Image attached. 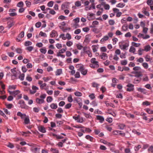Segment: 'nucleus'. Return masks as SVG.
Instances as JSON below:
<instances>
[{"instance_id": "nucleus-13", "label": "nucleus", "mask_w": 153, "mask_h": 153, "mask_svg": "<svg viewBox=\"0 0 153 153\" xmlns=\"http://www.w3.org/2000/svg\"><path fill=\"white\" fill-rule=\"evenodd\" d=\"M15 24V22H7V25L8 26V29H10L12 26L14 25Z\"/></svg>"}, {"instance_id": "nucleus-60", "label": "nucleus", "mask_w": 153, "mask_h": 153, "mask_svg": "<svg viewBox=\"0 0 153 153\" xmlns=\"http://www.w3.org/2000/svg\"><path fill=\"white\" fill-rule=\"evenodd\" d=\"M92 86L94 87H96L97 88L99 85V84H98L95 82H93L92 83Z\"/></svg>"}, {"instance_id": "nucleus-28", "label": "nucleus", "mask_w": 153, "mask_h": 153, "mask_svg": "<svg viewBox=\"0 0 153 153\" xmlns=\"http://www.w3.org/2000/svg\"><path fill=\"white\" fill-rule=\"evenodd\" d=\"M122 29L123 31H126L128 29V25H123L122 27Z\"/></svg>"}, {"instance_id": "nucleus-40", "label": "nucleus", "mask_w": 153, "mask_h": 153, "mask_svg": "<svg viewBox=\"0 0 153 153\" xmlns=\"http://www.w3.org/2000/svg\"><path fill=\"white\" fill-rule=\"evenodd\" d=\"M41 22H38L36 24L35 26L37 28H39L41 26Z\"/></svg>"}, {"instance_id": "nucleus-23", "label": "nucleus", "mask_w": 153, "mask_h": 153, "mask_svg": "<svg viewBox=\"0 0 153 153\" xmlns=\"http://www.w3.org/2000/svg\"><path fill=\"white\" fill-rule=\"evenodd\" d=\"M146 111L149 114H153V110H150L149 108H147L146 109Z\"/></svg>"}, {"instance_id": "nucleus-61", "label": "nucleus", "mask_w": 153, "mask_h": 153, "mask_svg": "<svg viewBox=\"0 0 153 153\" xmlns=\"http://www.w3.org/2000/svg\"><path fill=\"white\" fill-rule=\"evenodd\" d=\"M65 102L61 101L59 103V105L60 106H63L65 105Z\"/></svg>"}, {"instance_id": "nucleus-55", "label": "nucleus", "mask_w": 153, "mask_h": 153, "mask_svg": "<svg viewBox=\"0 0 153 153\" xmlns=\"http://www.w3.org/2000/svg\"><path fill=\"white\" fill-rule=\"evenodd\" d=\"M24 35V31H22L21 32V33L19 35V37L20 38H23Z\"/></svg>"}, {"instance_id": "nucleus-15", "label": "nucleus", "mask_w": 153, "mask_h": 153, "mask_svg": "<svg viewBox=\"0 0 153 153\" xmlns=\"http://www.w3.org/2000/svg\"><path fill=\"white\" fill-rule=\"evenodd\" d=\"M100 57H101V59H103V60H105V58H103V57H106L107 58H108V56L107 55L106 53H102V55H100Z\"/></svg>"}, {"instance_id": "nucleus-25", "label": "nucleus", "mask_w": 153, "mask_h": 153, "mask_svg": "<svg viewBox=\"0 0 153 153\" xmlns=\"http://www.w3.org/2000/svg\"><path fill=\"white\" fill-rule=\"evenodd\" d=\"M131 44L132 46L135 47H139L140 45V43H137L134 42H132Z\"/></svg>"}, {"instance_id": "nucleus-59", "label": "nucleus", "mask_w": 153, "mask_h": 153, "mask_svg": "<svg viewBox=\"0 0 153 153\" xmlns=\"http://www.w3.org/2000/svg\"><path fill=\"white\" fill-rule=\"evenodd\" d=\"M75 76L76 78H79L80 77V75L79 73V72H76V74L75 75Z\"/></svg>"}, {"instance_id": "nucleus-31", "label": "nucleus", "mask_w": 153, "mask_h": 153, "mask_svg": "<svg viewBox=\"0 0 153 153\" xmlns=\"http://www.w3.org/2000/svg\"><path fill=\"white\" fill-rule=\"evenodd\" d=\"M127 60H124L121 61V64L122 65H125L127 64Z\"/></svg>"}, {"instance_id": "nucleus-41", "label": "nucleus", "mask_w": 153, "mask_h": 153, "mask_svg": "<svg viewBox=\"0 0 153 153\" xmlns=\"http://www.w3.org/2000/svg\"><path fill=\"white\" fill-rule=\"evenodd\" d=\"M7 146L11 149H12L14 147V146L13 144L10 143H8V144L7 145Z\"/></svg>"}, {"instance_id": "nucleus-16", "label": "nucleus", "mask_w": 153, "mask_h": 153, "mask_svg": "<svg viewBox=\"0 0 153 153\" xmlns=\"http://www.w3.org/2000/svg\"><path fill=\"white\" fill-rule=\"evenodd\" d=\"M50 106L53 109H56L57 108V106L56 103H52L50 105Z\"/></svg>"}, {"instance_id": "nucleus-22", "label": "nucleus", "mask_w": 153, "mask_h": 153, "mask_svg": "<svg viewBox=\"0 0 153 153\" xmlns=\"http://www.w3.org/2000/svg\"><path fill=\"white\" fill-rule=\"evenodd\" d=\"M25 74L23 73L21 74L19 77V79L21 81H23L24 79Z\"/></svg>"}, {"instance_id": "nucleus-32", "label": "nucleus", "mask_w": 153, "mask_h": 153, "mask_svg": "<svg viewBox=\"0 0 153 153\" xmlns=\"http://www.w3.org/2000/svg\"><path fill=\"white\" fill-rule=\"evenodd\" d=\"M125 126V125L123 124H121L119 125L118 127L119 128L122 130L124 129V127Z\"/></svg>"}, {"instance_id": "nucleus-50", "label": "nucleus", "mask_w": 153, "mask_h": 153, "mask_svg": "<svg viewBox=\"0 0 153 153\" xmlns=\"http://www.w3.org/2000/svg\"><path fill=\"white\" fill-rule=\"evenodd\" d=\"M74 21L75 22V24H77L79 21V18L77 17L74 19Z\"/></svg>"}, {"instance_id": "nucleus-6", "label": "nucleus", "mask_w": 153, "mask_h": 153, "mask_svg": "<svg viewBox=\"0 0 153 153\" xmlns=\"http://www.w3.org/2000/svg\"><path fill=\"white\" fill-rule=\"evenodd\" d=\"M129 46V43H126L124 45L120 46V48L121 49L125 50Z\"/></svg>"}, {"instance_id": "nucleus-48", "label": "nucleus", "mask_w": 153, "mask_h": 153, "mask_svg": "<svg viewBox=\"0 0 153 153\" xmlns=\"http://www.w3.org/2000/svg\"><path fill=\"white\" fill-rule=\"evenodd\" d=\"M39 35L42 36L47 37V35L46 33H43L42 31H41L40 32Z\"/></svg>"}, {"instance_id": "nucleus-9", "label": "nucleus", "mask_w": 153, "mask_h": 153, "mask_svg": "<svg viewBox=\"0 0 153 153\" xmlns=\"http://www.w3.org/2000/svg\"><path fill=\"white\" fill-rule=\"evenodd\" d=\"M46 0H34L33 4H36L39 3H42L45 1Z\"/></svg>"}, {"instance_id": "nucleus-1", "label": "nucleus", "mask_w": 153, "mask_h": 153, "mask_svg": "<svg viewBox=\"0 0 153 153\" xmlns=\"http://www.w3.org/2000/svg\"><path fill=\"white\" fill-rule=\"evenodd\" d=\"M126 86L128 87L126 91H131L134 90V85L130 83H129Z\"/></svg>"}, {"instance_id": "nucleus-44", "label": "nucleus", "mask_w": 153, "mask_h": 153, "mask_svg": "<svg viewBox=\"0 0 153 153\" xmlns=\"http://www.w3.org/2000/svg\"><path fill=\"white\" fill-rule=\"evenodd\" d=\"M25 3L27 7H30L31 4V2L30 1H25Z\"/></svg>"}, {"instance_id": "nucleus-19", "label": "nucleus", "mask_w": 153, "mask_h": 153, "mask_svg": "<svg viewBox=\"0 0 153 153\" xmlns=\"http://www.w3.org/2000/svg\"><path fill=\"white\" fill-rule=\"evenodd\" d=\"M125 6V4L123 3H120L116 5V7H118L123 8Z\"/></svg>"}, {"instance_id": "nucleus-51", "label": "nucleus", "mask_w": 153, "mask_h": 153, "mask_svg": "<svg viewBox=\"0 0 153 153\" xmlns=\"http://www.w3.org/2000/svg\"><path fill=\"white\" fill-rule=\"evenodd\" d=\"M110 25H113L114 24L115 22L113 20H110L108 21Z\"/></svg>"}, {"instance_id": "nucleus-54", "label": "nucleus", "mask_w": 153, "mask_h": 153, "mask_svg": "<svg viewBox=\"0 0 153 153\" xmlns=\"http://www.w3.org/2000/svg\"><path fill=\"white\" fill-rule=\"evenodd\" d=\"M75 5L77 7H79L81 5V3L80 1H77L75 2Z\"/></svg>"}, {"instance_id": "nucleus-37", "label": "nucleus", "mask_w": 153, "mask_h": 153, "mask_svg": "<svg viewBox=\"0 0 153 153\" xmlns=\"http://www.w3.org/2000/svg\"><path fill=\"white\" fill-rule=\"evenodd\" d=\"M52 100V97H51L49 96L47 97L46 100L47 102H51Z\"/></svg>"}, {"instance_id": "nucleus-18", "label": "nucleus", "mask_w": 153, "mask_h": 153, "mask_svg": "<svg viewBox=\"0 0 153 153\" xmlns=\"http://www.w3.org/2000/svg\"><path fill=\"white\" fill-rule=\"evenodd\" d=\"M62 73V70L61 69H58L56 73V75L58 76L60 75Z\"/></svg>"}, {"instance_id": "nucleus-29", "label": "nucleus", "mask_w": 153, "mask_h": 153, "mask_svg": "<svg viewBox=\"0 0 153 153\" xmlns=\"http://www.w3.org/2000/svg\"><path fill=\"white\" fill-rule=\"evenodd\" d=\"M137 90L138 91H140L142 93H143L144 94H145V89L143 88H137Z\"/></svg>"}, {"instance_id": "nucleus-52", "label": "nucleus", "mask_w": 153, "mask_h": 153, "mask_svg": "<svg viewBox=\"0 0 153 153\" xmlns=\"http://www.w3.org/2000/svg\"><path fill=\"white\" fill-rule=\"evenodd\" d=\"M141 68L139 66H136L133 68V70L135 71H137L140 70Z\"/></svg>"}, {"instance_id": "nucleus-5", "label": "nucleus", "mask_w": 153, "mask_h": 153, "mask_svg": "<svg viewBox=\"0 0 153 153\" xmlns=\"http://www.w3.org/2000/svg\"><path fill=\"white\" fill-rule=\"evenodd\" d=\"M131 73L133 74H137V75H135V76L137 77H139L142 76V75L141 74V72H140L133 71Z\"/></svg>"}, {"instance_id": "nucleus-46", "label": "nucleus", "mask_w": 153, "mask_h": 153, "mask_svg": "<svg viewBox=\"0 0 153 153\" xmlns=\"http://www.w3.org/2000/svg\"><path fill=\"white\" fill-rule=\"evenodd\" d=\"M51 151L52 152H53L54 153H58L59 152V151L56 149L51 148Z\"/></svg>"}, {"instance_id": "nucleus-10", "label": "nucleus", "mask_w": 153, "mask_h": 153, "mask_svg": "<svg viewBox=\"0 0 153 153\" xmlns=\"http://www.w3.org/2000/svg\"><path fill=\"white\" fill-rule=\"evenodd\" d=\"M36 102L38 104H41L43 103L44 102V100L43 99L37 98L36 99Z\"/></svg>"}, {"instance_id": "nucleus-34", "label": "nucleus", "mask_w": 153, "mask_h": 153, "mask_svg": "<svg viewBox=\"0 0 153 153\" xmlns=\"http://www.w3.org/2000/svg\"><path fill=\"white\" fill-rule=\"evenodd\" d=\"M40 51L41 53L45 54L46 52V50L45 48H41L40 49Z\"/></svg>"}, {"instance_id": "nucleus-21", "label": "nucleus", "mask_w": 153, "mask_h": 153, "mask_svg": "<svg viewBox=\"0 0 153 153\" xmlns=\"http://www.w3.org/2000/svg\"><path fill=\"white\" fill-rule=\"evenodd\" d=\"M135 48L131 46L129 49V51L130 52H132L134 54V53L135 51Z\"/></svg>"}, {"instance_id": "nucleus-4", "label": "nucleus", "mask_w": 153, "mask_h": 153, "mask_svg": "<svg viewBox=\"0 0 153 153\" xmlns=\"http://www.w3.org/2000/svg\"><path fill=\"white\" fill-rule=\"evenodd\" d=\"M39 130L41 132L44 133L46 132V130L44 127L42 126H38Z\"/></svg>"}, {"instance_id": "nucleus-63", "label": "nucleus", "mask_w": 153, "mask_h": 153, "mask_svg": "<svg viewBox=\"0 0 153 153\" xmlns=\"http://www.w3.org/2000/svg\"><path fill=\"white\" fill-rule=\"evenodd\" d=\"M106 120L109 123H111L112 121V119L111 117H109L107 118L106 119Z\"/></svg>"}, {"instance_id": "nucleus-42", "label": "nucleus", "mask_w": 153, "mask_h": 153, "mask_svg": "<svg viewBox=\"0 0 153 153\" xmlns=\"http://www.w3.org/2000/svg\"><path fill=\"white\" fill-rule=\"evenodd\" d=\"M16 51L17 53L21 54L22 53V50L21 48H17L16 50Z\"/></svg>"}, {"instance_id": "nucleus-11", "label": "nucleus", "mask_w": 153, "mask_h": 153, "mask_svg": "<svg viewBox=\"0 0 153 153\" xmlns=\"http://www.w3.org/2000/svg\"><path fill=\"white\" fill-rule=\"evenodd\" d=\"M30 123L29 117L28 116L25 117L24 120V123L25 124H28Z\"/></svg>"}, {"instance_id": "nucleus-14", "label": "nucleus", "mask_w": 153, "mask_h": 153, "mask_svg": "<svg viewBox=\"0 0 153 153\" xmlns=\"http://www.w3.org/2000/svg\"><path fill=\"white\" fill-rule=\"evenodd\" d=\"M90 41V38L89 35H86L85 36V38L84 41V42L86 43H88Z\"/></svg>"}, {"instance_id": "nucleus-20", "label": "nucleus", "mask_w": 153, "mask_h": 153, "mask_svg": "<svg viewBox=\"0 0 153 153\" xmlns=\"http://www.w3.org/2000/svg\"><path fill=\"white\" fill-rule=\"evenodd\" d=\"M151 47L149 45H147L144 47L145 51L147 52L150 50Z\"/></svg>"}, {"instance_id": "nucleus-12", "label": "nucleus", "mask_w": 153, "mask_h": 153, "mask_svg": "<svg viewBox=\"0 0 153 153\" xmlns=\"http://www.w3.org/2000/svg\"><path fill=\"white\" fill-rule=\"evenodd\" d=\"M109 39V37L108 36H105L103 37V38L102 39L100 40L101 42H103L105 41L108 40Z\"/></svg>"}, {"instance_id": "nucleus-33", "label": "nucleus", "mask_w": 153, "mask_h": 153, "mask_svg": "<svg viewBox=\"0 0 153 153\" xmlns=\"http://www.w3.org/2000/svg\"><path fill=\"white\" fill-rule=\"evenodd\" d=\"M13 95L14 97H15L16 95L19 94L20 93V91L19 90H17L13 91Z\"/></svg>"}, {"instance_id": "nucleus-36", "label": "nucleus", "mask_w": 153, "mask_h": 153, "mask_svg": "<svg viewBox=\"0 0 153 153\" xmlns=\"http://www.w3.org/2000/svg\"><path fill=\"white\" fill-rule=\"evenodd\" d=\"M33 47L30 46L27 47L26 48V49L29 51H31L32 50H33Z\"/></svg>"}, {"instance_id": "nucleus-64", "label": "nucleus", "mask_w": 153, "mask_h": 153, "mask_svg": "<svg viewBox=\"0 0 153 153\" xmlns=\"http://www.w3.org/2000/svg\"><path fill=\"white\" fill-rule=\"evenodd\" d=\"M148 150V151H151L152 153H153V146H151Z\"/></svg>"}, {"instance_id": "nucleus-57", "label": "nucleus", "mask_w": 153, "mask_h": 153, "mask_svg": "<svg viewBox=\"0 0 153 153\" xmlns=\"http://www.w3.org/2000/svg\"><path fill=\"white\" fill-rule=\"evenodd\" d=\"M10 42L9 41H6L4 43V45L6 47H8L10 44Z\"/></svg>"}, {"instance_id": "nucleus-53", "label": "nucleus", "mask_w": 153, "mask_h": 153, "mask_svg": "<svg viewBox=\"0 0 153 153\" xmlns=\"http://www.w3.org/2000/svg\"><path fill=\"white\" fill-rule=\"evenodd\" d=\"M141 148V146L140 145H138L137 146H135L134 147V149L136 151H138L140 148Z\"/></svg>"}, {"instance_id": "nucleus-62", "label": "nucleus", "mask_w": 153, "mask_h": 153, "mask_svg": "<svg viewBox=\"0 0 153 153\" xmlns=\"http://www.w3.org/2000/svg\"><path fill=\"white\" fill-rule=\"evenodd\" d=\"M82 30L84 32H87L90 29L88 27H85L83 28Z\"/></svg>"}, {"instance_id": "nucleus-58", "label": "nucleus", "mask_w": 153, "mask_h": 153, "mask_svg": "<svg viewBox=\"0 0 153 153\" xmlns=\"http://www.w3.org/2000/svg\"><path fill=\"white\" fill-rule=\"evenodd\" d=\"M65 8H67V5L65 4H62L61 6L62 9L63 10Z\"/></svg>"}, {"instance_id": "nucleus-39", "label": "nucleus", "mask_w": 153, "mask_h": 153, "mask_svg": "<svg viewBox=\"0 0 153 153\" xmlns=\"http://www.w3.org/2000/svg\"><path fill=\"white\" fill-rule=\"evenodd\" d=\"M71 105H72L70 103H68V104L66 105L65 106V108L66 109H69L71 106Z\"/></svg>"}, {"instance_id": "nucleus-27", "label": "nucleus", "mask_w": 153, "mask_h": 153, "mask_svg": "<svg viewBox=\"0 0 153 153\" xmlns=\"http://www.w3.org/2000/svg\"><path fill=\"white\" fill-rule=\"evenodd\" d=\"M74 94L76 96L78 97H81L82 94L81 93L78 92V91H76L74 93Z\"/></svg>"}, {"instance_id": "nucleus-38", "label": "nucleus", "mask_w": 153, "mask_h": 153, "mask_svg": "<svg viewBox=\"0 0 153 153\" xmlns=\"http://www.w3.org/2000/svg\"><path fill=\"white\" fill-rule=\"evenodd\" d=\"M23 2L20 1L17 4V6L18 7H23Z\"/></svg>"}, {"instance_id": "nucleus-7", "label": "nucleus", "mask_w": 153, "mask_h": 153, "mask_svg": "<svg viewBox=\"0 0 153 153\" xmlns=\"http://www.w3.org/2000/svg\"><path fill=\"white\" fill-rule=\"evenodd\" d=\"M97 119L99 120L100 121V122L101 123H102L104 120V118L102 116L97 115Z\"/></svg>"}, {"instance_id": "nucleus-3", "label": "nucleus", "mask_w": 153, "mask_h": 153, "mask_svg": "<svg viewBox=\"0 0 153 153\" xmlns=\"http://www.w3.org/2000/svg\"><path fill=\"white\" fill-rule=\"evenodd\" d=\"M96 58H92L91 59V62L93 64L96 65V67H99V65L98 64V62L96 61Z\"/></svg>"}, {"instance_id": "nucleus-17", "label": "nucleus", "mask_w": 153, "mask_h": 153, "mask_svg": "<svg viewBox=\"0 0 153 153\" xmlns=\"http://www.w3.org/2000/svg\"><path fill=\"white\" fill-rule=\"evenodd\" d=\"M142 12L146 16H149V13L146 10L145 8H143Z\"/></svg>"}, {"instance_id": "nucleus-30", "label": "nucleus", "mask_w": 153, "mask_h": 153, "mask_svg": "<svg viewBox=\"0 0 153 153\" xmlns=\"http://www.w3.org/2000/svg\"><path fill=\"white\" fill-rule=\"evenodd\" d=\"M54 2L53 1H51L49 2L48 4V6L50 7H51L53 6Z\"/></svg>"}, {"instance_id": "nucleus-26", "label": "nucleus", "mask_w": 153, "mask_h": 153, "mask_svg": "<svg viewBox=\"0 0 153 153\" xmlns=\"http://www.w3.org/2000/svg\"><path fill=\"white\" fill-rule=\"evenodd\" d=\"M56 32L54 30L52 31L51 33L50 34V35L51 37H53L55 36V33Z\"/></svg>"}, {"instance_id": "nucleus-43", "label": "nucleus", "mask_w": 153, "mask_h": 153, "mask_svg": "<svg viewBox=\"0 0 153 153\" xmlns=\"http://www.w3.org/2000/svg\"><path fill=\"white\" fill-rule=\"evenodd\" d=\"M53 136L56 137V138L57 139H62L63 138V137L59 136L55 134H53Z\"/></svg>"}, {"instance_id": "nucleus-8", "label": "nucleus", "mask_w": 153, "mask_h": 153, "mask_svg": "<svg viewBox=\"0 0 153 153\" xmlns=\"http://www.w3.org/2000/svg\"><path fill=\"white\" fill-rule=\"evenodd\" d=\"M81 100L79 98H78L77 99L75 100V101L78 103V104L80 106V108H81L82 105V103L81 102H80Z\"/></svg>"}, {"instance_id": "nucleus-35", "label": "nucleus", "mask_w": 153, "mask_h": 153, "mask_svg": "<svg viewBox=\"0 0 153 153\" xmlns=\"http://www.w3.org/2000/svg\"><path fill=\"white\" fill-rule=\"evenodd\" d=\"M68 101L70 102H71L73 101V100L72 96L71 95H70L68 97Z\"/></svg>"}, {"instance_id": "nucleus-24", "label": "nucleus", "mask_w": 153, "mask_h": 153, "mask_svg": "<svg viewBox=\"0 0 153 153\" xmlns=\"http://www.w3.org/2000/svg\"><path fill=\"white\" fill-rule=\"evenodd\" d=\"M32 43L30 41H27L25 42V45L26 46H28L32 44Z\"/></svg>"}, {"instance_id": "nucleus-56", "label": "nucleus", "mask_w": 153, "mask_h": 153, "mask_svg": "<svg viewBox=\"0 0 153 153\" xmlns=\"http://www.w3.org/2000/svg\"><path fill=\"white\" fill-rule=\"evenodd\" d=\"M86 53L87 54H88L89 57H91L92 56V53L89 50H87V51H86Z\"/></svg>"}, {"instance_id": "nucleus-49", "label": "nucleus", "mask_w": 153, "mask_h": 153, "mask_svg": "<svg viewBox=\"0 0 153 153\" xmlns=\"http://www.w3.org/2000/svg\"><path fill=\"white\" fill-rule=\"evenodd\" d=\"M142 65L143 67L146 69H147L148 67V63H143L142 64Z\"/></svg>"}, {"instance_id": "nucleus-2", "label": "nucleus", "mask_w": 153, "mask_h": 153, "mask_svg": "<svg viewBox=\"0 0 153 153\" xmlns=\"http://www.w3.org/2000/svg\"><path fill=\"white\" fill-rule=\"evenodd\" d=\"M76 67L78 68L77 70L80 71L81 73L83 72V71H84V70L85 69L82 65H76Z\"/></svg>"}, {"instance_id": "nucleus-45", "label": "nucleus", "mask_w": 153, "mask_h": 153, "mask_svg": "<svg viewBox=\"0 0 153 153\" xmlns=\"http://www.w3.org/2000/svg\"><path fill=\"white\" fill-rule=\"evenodd\" d=\"M20 107L22 108L27 109L28 108V106L25 104V103L21 105Z\"/></svg>"}, {"instance_id": "nucleus-47", "label": "nucleus", "mask_w": 153, "mask_h": 153, "mask_svg": "<svg viewBox=\"0 0 153 153\" xmlns=\"http://www.w3.org/2000/svg\"><path fill=\"white\" fill-rule=\"evenodd\" d=\"M100 50L102 52H105L106 51L107 49L105 47H102L100 48Z\"/></svg>"}]
</instances>
